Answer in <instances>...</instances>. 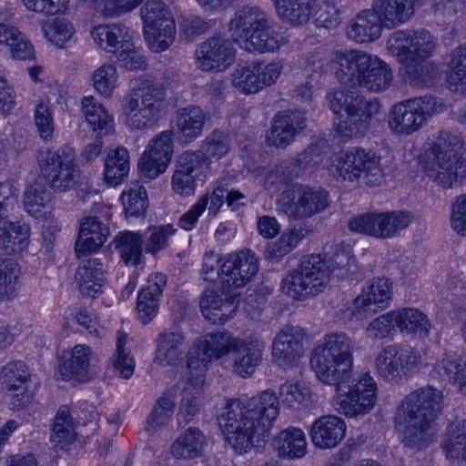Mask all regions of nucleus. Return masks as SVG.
<instances>
[{
    "mask_svg": "<svg viewBox=\"0 0 466 466\" xmlns=\"http://www.w3.org/2000/svg\"><path fill=\"white\" fill-rule=\"evenodd\" d=\"M204 164L202 154L193 151L182 153L171 179L174 192L184 197L194 194L196 178L200 176Z\"/></svg>",
    "mask_w": 466,
    "mask_h": 466,
    "instance_id": "b1692460",
    "label": "nucleus"
},
{
    "mask_svg": "<svg viewBox=\"0 0 466 466\" xmlns=\"http://www.w3.org/2000/svg\"><path fill=\"white\" fill-rule=\"evenodd\" d=\"M124 215L130 218H144L149 205L146 188L138 183L132 184L121 195Z\"/></svg>",
    "mask_w": 466,
    "mask_h": 466,
    "instance_id": "3c124183",
    "label": "nucleus"
},
{
    "mask_svg": "<svg viewBox=\"0 0 466 466\" xmlns=\"http://www.w3.org/2000/svg\"><path fill=\"white\" fill-rule=\"evenodd\" d=\"M236 50L230 41L220 35L208 37L195 51V63L203 72H223L234 63Z\"/></svg>",
    "mask_w": 466,
    "mask_h": 466,
    "instance_id": "aec40b11",
    "label": "nucleus"
},
{
    "mask_svg": "<svg viewBox=\"0 0 466 466\" xmlns=\"http://www.w3.org/2000/svg\"><path fill=\"white\" fill-rule=\"evenodd\" d=\"M82 113L88 126L98 132L108 133L113 129L114 117L92 96H84L81 100Z\"/></svg>",
    "mask_w": 466,
    "mask_h": 466,
    "instance_id": "8fccbe9b",
    "label": "nucleus"
},
{
    "mask_svg": "<svg viewBox=\"0 0 466 466\" xmlns=\"http://www.w3.org/2000/svg\"><path fill=\"white\" fill-rule=\"evenodd\" d=\"M405 66V81L411 86L425 87L433 85L437 68L428 60L402 64Z\"/></svg>",
    "mask_w": 466,
    "mask_h": 466,
    "instance_id": "6e6d98bb",
    "label": "nucleus"
},
{
    "mask_svg": "<svg viewBox=\"0 0 466 466\" xmlns=\"http://www.w3.org/2000/svg\"><path fill=\"white\" fill-rule=\"evenodd\" d=\"M144 152L169 165L173 156L172 133L167 130L157 135L149 141Z\"/></svg>",
    "mask_w": 466,
    "mask_h": 466,
    "instance_id": "0e129e2a",
    "label": "nucleus"
},
{
    "mask_svg": "<svg viewBox=\"0 0 466 466\" xmlns=\"http://www.w3.org/2000/svg\"><path fill=\"white\" fill-rule=\"evenodd\" d=\"M330 204L329 194L320 187L295 184L291 189L282 192L278 208L289 218H309L323 212Z\"/></svg>",
    "mask_w": 466,
    "mask_h": 466,
    "instance_id": "4468645a",
    "label": "nucleus"
},
{
    "mask_svg": "<svg viewBox=\"0 0 466 466\" xmlns=\"http://www.w3.org/2000/svg\"><path fill=\"white\" fill-rule=\"evenodd\" d=\"M384 23L375 8L362 9L350 19L347 25L348 38L357 44L371 43L379 39Z\"/></svg>",
    "mask_w": 466,
    "mask_h": 466,
    "instance_id": "a878e982",
    "label": "nucleus"
},
{
    "mask_svg": "<svg viewBox=\"0 0 466 466\" xmlns=\"http://www.w3.org/2000/svg\"><path fill=\"white\" fill-rule=\"evenodd\" d=\"M348 228L351 232L386 239L383 212H368L351 218Z\"/></svg>",
    "mask_w": 466,
    "mask_h": 466,
    "instance_id": "603ef678",
    "label": "nucleus"
},
{
    "mask_svg": "<svg viewBox=\"0 0 466 466\" xmlns=\"http://www.w3.org/2000/svg\"><path fill=\"white\" fill-rule=\"evenodd\" d=\"M188 385L184 389L179 403L177 420L179 425L192 421L202 407V385L198 384L194 374L188 371Z\"/></svg>",
    "mask_w": 466,
    "mask_h": 466,
    "instance_id": "c03bdc74",
    "label": "nucleus"
},
{
    "mask_svg": "<svg viewBox=\"0 0 466 466\" xmlns=\"http://www.w3.org/2000/svg\"><path fill=\"white\" fill-rule=\"evenodd\" d=\"M108 235V228L98 218H84L80 222L75 244L76 258L80 259L97 251L106 241Z\"/></svg>",
    "mask_w": 466,
    "mask_h": 466,
    "instance_id": "bb28decb",
    "label": "nucleus"
},
{
    "mask_svg": "<svg viewBox=\"0 0 466 466\" xmlns=\"http://www.w3.org/2000/svg\"><path fill=\"white\" fill-rule=\"evenodd\" d=\"M29 236L30 228L27 224L0 218V249L10 248L12 251H22L28 245Z\"/></svg>",
    "mask_w": 466,
    "mask_h": 466,
    "instance_id": "de8ad7c7",
    "label": "nucleus"
},
{
    "mask_svg": "<svg viewBox=\"0 0 466 466\" xmlns=\"http://www.w3.org/2000/svg\"><path fill=\"white\" fill-rule=\"evenodd\" d=\"M46 37L54 45L62 47L74 35L73 25L66 19L56 18L44 25Z\"/></svg>",
    "mask_w": 466,
    "mask_h": 466,
    "instance_id": "69168bd1",
    "label": "nucleus"
},
{
    "mask_svg": "<svg viewBox=\"0 0 466 466\" xmlns=\"http://www.w3.org/2000/svg\"><path fill=\"white\" fill-rule=\"evenodd\" d=\"M330 171L343 181L369 187L379 186L384 177L381 157L374 150L359 147H351L336 157Z\"/></svg>",
    "mask_w": 466,
    "mask_h": 466,
    "instance_id": "1a4fd4ad",
    "label": "nucleus"
},
{
    "mask_svg": "<svg viewBox=\"0 0 466 466\" xmlns=\"http://www.w3.org/2000/svg\"><path fill=\"white\" fill-rule=\"evenodd\" d=\"M1 380L8 391L22 390L21 393H16L13 398L12 404L15 408L21 409L30 401L32 392L26 388L30 380V373L23 361H13L4 366L1 370Z\"/></svg>",
    "mask_w": 466,
    "mask_h": 466,
    "instance_id": "c756f323",
    "label": "nucleus"
},
{
    "mask_svg": "<svg viewBox=\"0 0 466 466\" xmlns=\"http://www.w3.org/2000/svg\"><path fill=\"white\" fill-rule=\"evenodd\" d=\"M186 352L185 336L177 331H163L156 339L154 362L157 365L175 366Z\"/></svg>",
    "mask_w": 466,
    "mask_h": 466,
    "instance_id": "7c9ffc66",
    "label": "nucleus"
},
{
    "mask_svg": "<svg viewBox=\"0 0 466 466\" xmlns=\"http://www.w3.org/2000/svg\"><path fill=\"white\" fill-rule=\"evenodd\" d=\"M143 237L139 232H118V248L121 258L127 265L136 266L142 258Z\"/></svg>",
    "mask_w": 466,
    "mask_h": 466,
    "instance_id": "4d7b16f0",
    "label": "nucleus"
},
{
    "mask_svg": "<svg viewBox=\"0 0 466 466\" xmlns=\"http://www.w3.org/2000/svg\"><path fill=\"white\" fill-rule=\"evenodd\" d=\"M392 298V282L386 278H374L363 288L351 307L352 316L361 320L387 308Z\"/></svg>",
    "mask_w": 466,
    "mask_h": 466,
    "instance_id": "412c9836",
    "label": "nucleus"
},
{
    "mask_svg": "<svg viewBox=\"0 0 466 466\" xmlns=\"http://www.w3.org/2000/svg\"><path fill=\"white\" fill-rule=\"evenodd\" d=\"M416 0H372L384 26L391 29L407 23L414 15Z\"/></svg>",
    "mask_w": 466,
    "mask_h": 466,
    "instance_id": "72a5a7b5",
    "label": "nucleus"
},
{
    "mask_svg": "<svg viewBox=\"0 0 466 466\" xmlns=\"http://www.w3.org/2000/svg\"><path fill=\"white\" fill-rule=\"evenodd\" d=\"M258 271V259L250 249L228 254L218 271L223 289L246 286Z\"/></svg>",
    "mask_w": 466,
    "mask_h": 466,
    "instance_id": "6ab92c4d",
    "label": "nucleus"
},
{
    "mask_svg": "<svg viewBox=\"0 0 466 466\" xmlns=\"http://www.w3.org/2000/svg\"><path fill=\"white\" fill-rule=\"evenodd\" d=\"M443 406L442 391L430 385L406 395L394 415V428L400 442L418 451L428 447L433 441L434 421Z\"/></svg>",
    "mask_w": 466,
    "mask_h": 466,
    "instance_id": "7ed1b4c3",
    "label": "nucleus"
},
{
    "mask_svg": "<svg viewBox=\"0 0 466 466\" xmlns=\"http://www.w3.org/2000/svg\"><path fill=\"white\" fill-rule=\"evenodd\" d=\"M177 229L173 224H164L149 228V236L145 243L147 253L156 255L164 250L169 245V239L177 233Z\"/></svg>",
    "mask_w": 466,
    "mask_h": 466,
    "instance_id": "bf43d9fd",
    "label": "nucleus"
},
{
    "mask_svg": "<svg viewBox=\"0 0 466 466\" xmlns=\"http://www.w3.org/2000/svg\"><path fill=\"white\" fill-rule=\"evenodd\" d=\"M283 70L279 60L248 61L238 64L231 75L232 85L245 95L257 94L265 87L274 85Z\"/></svg>",
    "mask_w": 466,
    "mask_h": 466,
    "instance_id": "a211bd4d",
    "label": "nucleus"
},
{
    "mask_svg": "<svg viewBox=\"0 0 466 466\" xmlns=\"http://www.w3.org/2000/svg\"><path fill=\"white\" fill-rule=\"evenodd\" d=\"M91 36L98 48L116 53V26L114 24L98 25L91 30Z\"/></svg>",
    "mask_w": 466,
    "mask_h": 466,
    "instance_id": "338daca9",
    "label": "nucleus"
},
{
    "mask_svg": "<svg viewBox=\"0 0 466 466\" xmlns=\"http://www.w3.org/2000/svg\"><path fill=\"white\" fill-rule=\"evenodd\" d=\"M331 61L341 84L378 93L388 89L392 83L393 75L389 66L363 50L337 51Z\"/></svg>",
    "mask_w": 466,
    "mask_h": 466,
    "instance_id": "20e7f679",
    "label": "nucleus"
},
{
    "mask_svg": "<svg viewBox=\"0 0 466 466\" xmlns=\"http://www.w3.org/2000/svg\"><path fill=\"white\" fill-rule=\"evenodd\" d=\"M347 425L336 415H323L311 424L309 437L316 448L328 450L337 447L346 435Z\"/></svg>",
    "mask_w": 466,
    "mask_h": 466,
    "instance_id": "393cba45",
    "label": "nucleus"
},
{
    "mask_svg": "<svg viewBox=\"0 0 466 466\" xmlns=\"http://www.w3.org/2000/svg\"><path fill=\"white\" fill-rule=\"evenodd\" d=\"M309 231L306 224L286 228L276 241L267 245L264 251L265 258L277 261L280 260L295 249Z\"/></svg>",
    "mask_w": 466,
    "mask_h": 466,
    "instance_id": "a19ab883",
    "label": "nucleus"
},
{
    "mask_svg": "<svg viewBox=\"0 0 466 466\" xmlns=\"http://www.w3.org/2000/svg\"><path fill=\"white\" fill-rule=\"evenodd\" d=\"M433 161L426 167L427 176L443 188L462 184L466 177V154L462 140L456 135L441 131L434 138Z\"/></svg>",
    "mask_w": 466,
    "mask_h": 466,
    "instance_id": "6e6552de",
    "label": "nucleus"
},
{
    "mask_svg": "<svg viewBox=\"0 0 466 466\" xmlns=\"http://www.w3.org/2000/svg\"><path fill=\"white\" fill-rule=\"evenodd\" d=\"M25 210L36 219H47L53 209L52 194L46 187L35 182L27 186L23 194Z\"/></svg>",
    "mask_w": 466,
    "mask_h": 466,
    "instance_id": "c9c22d12",
    "label": "nucleus"
},
{
    "mask_svg": "<svg viewBox=\"0 0 466 466\" xmlns=\"http://www.w3.org/2000/svg\"><path fill=\"white\" fill-rule=\"evenodd\" d=\"M443 111V104L432 96L406 99L396 103L390 111V130L398 136L419 131L432 117Z\"/></svg>",
    "mask_w": 466,
    "mask_h": 466,
    "instance_id": "f8f14e48",
    "label": "nucleus"
},
{
    "mask_svg": "<svg viewBox=\"0 0 466 466\" xmlns=\"http://www.w3.org/2000/svg\"><path fill=\"white\" fill-rule=\"evenodd\" d=\"M208 445L206 435L196 427H189L173 442L170 452L177 460H192L200 457Z\"/></svg>",
    "mask_w": 466,
    "mask_h": 466,
    "instance_id": "58836bf2",
    "label": "nucleus"
},
{
    "mask_svg": "<svg viewBox=\"0 0 466 466\" xmlns=\"http://www.w3.org/2000/svg\"><path fill=\"white\" fill-rule=\"evenodd\" d=\"M422 365L419 350L400 343L383 347L374 360L377 373L387 381H396L417 372Z\"/></svg>",
    "mask_w": 466,
    "mask_h": 466,
    "instance_id": "dca6fc26",
    "label": "nucleus"
},
{
    "mask_svg": "<svg viewBox=\"0 0 466 466\" xmlns=\"http://www.w3.org/2000/svg\"><path fill=\"white\" fill-rule=\"evenodd\" d=\"M441 449L448 459L461 460L466 464V425H451L441 441Z\"/></svg>",
    "mask_w": 466,
    "mask_h": 466,
    "instance_id": "864d4df0",
    "label": "nucleus"
},
{
    "mask_svg": "<svg viewBox=\"0 0 466 466\" xmlns=\"http://www.w3.org/2000/svg\"><path fill=\"white\" fill-rule=\"evenodd\" d=\"M207 116L197 106L179 108L175 113V125L170 131L181 144H188L202 135Z\"/></svg>",
    "mask_w": 466,
    "mask_h": 466,
    "instance_id": "cd10ccee",
    "label": "nucleus"
},
{
    "mask_svg": "<svg viewBox=\"0 0 466 466\" xmlns=\"http://www.w3.org/2000/svg\"><path fill=\"white\" fill-rule=\"evenodd\" d=\"M177 399V389L175 387L167 389L157 399L147 420V431H157L172 420Z\"/></svg>",
    "mask_w": 466,
    "mask_h": 466,
    "instance_id": "49530a36",
    "label": "nucleus"
},
{
    "mask_svg": "<svg viewBox=\"0 0 466 466\" xmlns=\"http://www.w3.org/2000/svg\"><path fill=\"white\" fill-rule=\"evenodd\" d=\"M397 328L413 339H425L430 334L431 321L427 315L416 308L396 310Z\"/></svg>",
    "mask_w": 466,
    "mask_h": 466,
    "instance_id": "37998d69",
    "label": "nucleus"
},
{
    "mask_svg": "<svg viewBox=\"0 0 466 466\" xmlns=\"http://www.w3.org/2000/svg\"><path fill=\"white\" fill-rule=\"evenodd\" d=\"M266 349L264 340L257 337H248L246 339H241L239 352L233 363L234 372L242 378H248L253 375L256 369L263 360V354Z\"/></svg>",
    "mask_w": 466,
    "mask_h": 466,
    "instance_id": "2f4dec72",
    "label": "nucleus"
},
{
    "mask_svg": "<svg viewBox=\"0 0 466 466\" xmlns=\"http://www.w3.org/2000/svg\"><path fill=\"white\" fill-rule=\"evenodd\" d=\"M91 350L88 346L76 345L62 357L59 372L64 380H75L80 382L87 380Z\"/></svg>",
    "mask_w": 466,
    "mask_h": 466,
    "instance_id": "473e14b6",
    "label": "nucleus"
},
{
    "mask_svg": "<svg viewBox=\"0 0 466 466\" xmlns=\"http://www.w3.org/2000/svg\"><path fill=\"white\" fill-rule=\"evenodd\" d=\"M166 285V275L157 272L149 275L147 286L138 292L137 309L138 318L144 325L157 316L159 300Z\"/></svg>",
    "mask_w": 466,
    "mask_h": 466,
    "instance_id": "c85d7f7f",
    "label": "nucleus"
},
{
    "mask_svg": "<svg viewBox=\"0 0 466 466\" xmlns=\"http://www.w3.org/2000/svg\"><path fill=\"white\" fill-rule=\"evenodd\" d=\"M305 332L299 327H286L274 338L272 359L284 369L292 367L302 357Z\"/></svg>",
    "mask_w": 466,
    "mask_h": 466,
    "instance_id": "5701e85b",
    "label": "nucleus"
},
{
    "mask_svg": "<svg viewBox=\"0 0 466 466\" xmlns=\"http://www.w3.org/2000/svg\"><path fill=\"white\" fill-rule=\"evenodd\" d=\"M311 391L309 387L299 383L287 381L279 388V399L282 405L288 409L301 410L312 402Z\"/></svg>",
    "mask_w": 466,
    "mask_h": 466,
    "instance_id": "5fc2aeb1",
    "label": "nucleus"
},
{
    "mask_svg": "<svg viewBox=\"0 0 466 466\" xmlns=\"http://www.w3.org/2000/svg\"><path fill=\"white\" fill-rule=\"evenodd\" d=\"M273 445L279 457L294 460L306 455L308 442L301 429L290 426L274 437Z\"/></svg>",
    "mask_w": 466,
    "mask_h": 466,
    "instance_id": "e433bc0d",
    "label": "nucleus"
},
{
    "mask_svg": "<svg viewBox=\"0 0 466 466\" xmlns=\"http://www.w3.org/2000/svg\"><path fill=\"white\" fill-rule=\"evenodd\" d=\"M279 413V397L264 390L251 398L228 400L218 420L226 443L242 455L266 442Z\"/></svg>",
    "mask_w": 466,
    "mask_h": 466,
    "instance_id": "f03ea898",
    "label": "nucleus"
},
{
    "mask_svg": "<svg viewBox=\"0 0 466 466\" xmlns=\"http://www.w3.org/2000/svg\"><path fill=\"white\" fill-rule=\"evenodd\" d=\"M233 41L248 52L273 53L287 43L271 16L258 6H244L229 22Z\"/></svg>",
    "mask_w": 466,
    "mask_h": 466,
    "instance_id": "39448f33",
    "label": "nucleus"
},
{
    "mask_svg": "<svg viewBox=\"0 0 466 466\" xmlns=\"http://www.w3.org/2000/svg\"><path fill=\"white\" fill-rule=\"evenodd\" d=\"M352 339L345 333L326 334L313 349L310 365L317 378L324 384L335 387L331 400L333 409L339 414L353 418L369 413L377 400V384L370 374H363L347 392L344 384L353 376Z\"/></svg>",
    "mask_w": 466,
    "mask_h": 466,
    "instance_id": "f257e3e1",
    "label": "nucleus"
},
{
    "mask_svg": "<svg viewBox=\"0 0 466 466\" xmlns=\"http://www.w3.org/2000/svg\"><path fill=\"white\" fill-rule=\"evenodd\" d=\"M386 239L395 238L407 228L412 221V215L406 210L383 212Z\"/></svg>",
    "mask_w": 466,
    "mask_h": 466,
    "instance_id": "774afa93",
    "label": "nucleus"
},
{
    "mask_svg": "<svg viewBox=\"0 0 466 466\" xmlns=\"http://www.w3.org/2000/svg\"><path fill=\"white\" fill-rule=\"evenodd\" d=\"M94 88L103 96H111L116 86V67L113 64H104L93 73Z\"/></svg>",
    "mask_w": 466,
    "mask_h": 466,
    "instance_id": "e2e57ef3",
    "label": "nucleus"
},
{
    "mask_svg": "<svg viewBox=\"0 0 466 466\" xmlns=\"http://www.w3.org/2000/svg\"><path fill=\"white\" fill-rule=\"evenodd\" d=\"M327 100L331 111L338 115L335 132L344 141L362 137L379 107L376 101L366 100L358 91L346 88L328 93Z\"/></svg>",
    "mask_w": 466,
    "mask_h": 466,
    "instance_id": "0eeeda50",
    "label": "nucleus"
},
{
    "mask_svg": "<svg viewBox=\"0 0 466 466\" xmlns=\"http://www.w3.org/2000/svg\"><path fill=\"white\" fill-rule=\"evenodd\" d=\"M435 370L447 377L457 390L466 395V357L456 352H445L435 364Z\"/></svg>",
    "mask_w": 466,
    "mask_h": 466,
    "instance_id": "a18cd8bd",
    "label": "nucleus"
},
{
    "mask_svg": "<svg viewBox=\"0 0 466 466\" xmlns=\"http://www.w3.org/2000/svg\"><path fill=\"white\" fill-rule=\"evenodd\" d=\"M279 19L290 25L307 24L317 0H271Z\"/></svg>",
    "mask_w": 466,
    "mask_h": 466,
    "instance_id": "ea45409f",
    "label": "nucleus"
},
{
    "mask_svg": "<svg viewBox=\"0 0 466 466\" xmlns=\"http://www.w3.org/2000/svg\"><path fill=\"white\" fill-rule=\"evenodd\" d=\"M449 82L461 90L466 89V46H459L451 54Z\"/></svg>",
    "mask_w": 466,
    "mask_h": 466,
    "instance_id": "052dcab7",
    "label": "nucleus"
},
{
    "mask_svg": "<svg viewBox=\"0 0 466 466\" xmlns=\"http://www.w3.org/2000/svg\"><path fill=\"white\" fill-rule=\"evenodd\" d=\"M144 36L149 48L156 53L167 50L176 37V23L160 0H147L140 9Z\"/></svg>",
    "mask_w": 466,
    "mask_h": 466,
    "instance_id": "ddd939ff",
    "label": "nucleus"
},
{
    "mask_svg": "<svg viewBox=\"0 0 466 466\" xmlns=\"http://www.w3.org/2000/svg\"><path fill=\"white\" fill-rule=\"evenodd\" d=\"M132 92L141 98H131L123 110L127 124L132 129H147L156 126L168 109L167 90L170 83L167 74L160 79L143 74L130 80Z\"/></svg>",
    "mask_w": 466,
    "mask_h": 466,
    "instance_id": "423d86ee",
    "label": "nucleus"
},
{
    "mask_svg": "<svg viewBox=\"0 0 466 466\" xmlns=\"http://www.w3.org/2000/svg\"><path fill=\"white\" fill-rule=\"evenodd\" d=\"M307 127L304 111L283 110L278 112L267 136V143L279 148L290 145L295 137Z\"/></svg>",
    "mask_w": 466,
    "mask_h": 466,
    "instance_id": "4be33fe9",
    "label": "nucleus"
},
{
    "mask_svg": "<svg viewBox=\"0 0 466 466\" xmlns=\"http://www.w3.org/2000/svg\"><path fill=\"white\" fill-rule=\"evenodd\" d=\"M134 31L118 25V66L129 71L145 70L147 57L135 46Z\"/></svg>",
    "mask_w": 466,
    "mask_h": 466,
    "instance_id": "4c0bfd02",
    "label": "nucleus"
},
{
    "mask_svg": "<svg viewBox=\"0 0 466 466\" xmlns=\"http://www.w3.org/2000/svg\"><path fill=\"white\" fill-rule=\"evenodd\" d=\"M18 276L19 268L15 262L10 259L0 262V300L16 294Z\"/></svg>",
    "mask_w": 466,
    "mask_h": 466,
    "instance_id": "680f3d73",
    "label": "nucleus"
},
{
    "mask_svg": "<svg viewBox=\"0 0 466 466\" xmlns=\"http://www.w3.org/2000/svg\"><path fill=\"white\" fill-rule=\"evenodd\" d=\"M241 339L230 332H210L194 341L187 351V370L198 384L205 381L208 365L214 360L239 350Z\"/></svg>",
    "mask_w": 466,
    "mask_h": 466,
    "instance_id": "9b49d317",
    "label": "nucleus"
},
{
    "mask_svg": "<svg viewBox=\"0 0 466 466\" xmlns=\"http://www.w3.org/2000/svg\"><path fill=\"white\" fill-rule=\"evenodd\" d=\"M229 151V142L228 137L220 131H213L208 135L201 145V151L206 166L208 159L219 160Z\"/></svg>",
    "mask_w": 466,
    "mask_h": 466,
    "instance_id": "13d9d810",
    "label": "nucleus"
},
{
    "mask_svg": "<svg viewBox=\"0 0 466 466\" xmlns=\"http://www.w3.org/2000/svg\"><path fill=\"white\" fill-rule=\"evenodd\" d=\"M74 160V152L69 147L46 149L39 152L37 157L42 177L50 187L59 192L69 190L77 182L79 170Z\"/></svg>",
    "mask_w": 466,
    "mask_h": 466,
    "instance_id": "2eb2a0df",
    "label": "nucleus"
},
{
    "mask_svg": "<svg viewBox=\"0 0 466 466\" xmlns=\"http://www.w3.org/2000/svg\"><path fill=\"white\" fill-rule=\"evenodd\" d=\"M200 309L209 322L223 325L231 319L237 307L228 299H223L213 290H206L199 302Z\"/></svg>",
    "mask_w": 466,
    "mask_h": 466,
    "instance_id": "79ce46f5",
    "label": "nucleus"
},
{
    "mask_svg": "<svg viewBox=\"0 0 466 466\" xmlns=\"http://www.w3.org/2000/svg\"><path fill=\"white\" fill-rule=\"evenodd\" d=\"M76 439L75 422L66 406H62L51 424L50 441L59 449L65 447Z\"/></svg>",
    "mask_w": 466,
    "mask_h": 466,
    "instance_id": "09e8293b",
    "label": "nucleus"
},
{
    "mask_svg": "<svg viewBox=\"0 0 466 466\" xmlns=\"http://www.w3.org/2000/svg\"><path fill=\"white\" fill-rule=\"evenodd\" d=\"M387 50L400 64L428 60L435 52V37L426 29L397 30L386 43Z\"/></svg>",
    "mask_w": 466,
    "mask_h": 466,
    "instance_id": "f3484780",
    "label": "nucleus"
},
{
    "mask_svg": "<svg viewBox=\"0 0 466 466\" xmlns=\"http://www.w3.org/2000/svg\"><path fill=\"white\" fill-rule=\"evenodd\" d=\"M330 268L321 255L304 258L299 268L282 279L285 294L294 299H305L321 293L329 283Z\"/></svg>",
    "mask_w": 466,
    "mask_h": 466,
    "instance_id": "9d476101",
    "label": "nucleus"
},
{
    "mask_svg": "<svg viewBox=\"0 0 466 466\" xmlns=\"http://www.w3.org/2000/svg\"><path fill=\"white\" fill-rule=\"evenodd\" d=\"M77 289L82 296L96 298L103 291L104 279L102 263L99 259H88L80 265L75 275Z\"/></svg>",
    "mask_w": 466,
    "mask_h": 466,
    "instance_id": "f704fd0d",
    "label": "nucleus"
}]
</instances>
